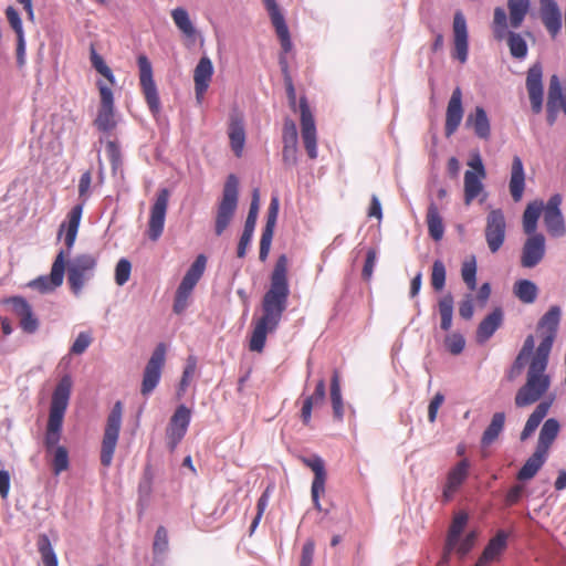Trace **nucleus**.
I'll return each mask as SVG.
<instances>
[{
  "mask_svg": "<svg viewBox=\"0 0 566 566\" xmlns=\"http://www.w3.org/2000/svg\"><path fill=\"white\" fill-rule=\"evenodd\" d=\"M90 60L96 72L104 76L111 86L115 85L116 81L113 71L105 63L104 59L96 52L93 44L90 49Z\"/></svg>",
  "mask_w": 566,
  "mask_h": 566,
  "instance_id": "obj_53",
  "label": "nucleus"
},
{
  "mask_svg": "<svg viewBox=\"0 0 566 566\" xmlns=\"http://www.w3.org/2000/svg\"><path fill=\"white\" fill-rule=\"evenodd\" d=\"M123 405L116 401L107 417L101 449V462L104 467L112 463L122 427Z\"/></svg>",
  "mask_w": 566,
  "mask_h": 566,
  "instance_id": "obj_8",
  "label": "nucleus"
},
{
  "mask_svg": "<svg viewBox=\"0 0 566 566\" xmlns=\"http://www.w3.org/2000/svg\"><path fill=\"white\" fill-rule=\"evenodd\" d=\"M461 275L470 290H475L476 287V264L474 258L471 261H467L463 263L461 269Z\"/></svg>",
  "mask_w": 566,
  "mask_h": 566,
  "instance_id": "obj_57",
  "label": "nucleus"
},
{
  "mask_svg": "<svg viewBox=\"0 0 566 566\" xmlns=\"http://www.w3.org/2000/svg\"><path fill=\"white\" fill-rule=\"evenodd\" d=\"M169 196L170 193L167 188L160 189L157 193L154 205L150 208L148 237L153 241H157L164 231Z\"/></svg>",
  "mask_w": 566,
  "mask_h": 566,
  "instance_id": "obj_15",
  "label": "nucleus"
},
{
  "mask_svg": "<svg viewBox=\"0 0 566 566\" xmlns=\"http://www.w3.org/2000/svg\"><path fill=\"white\" fill-rule=\"evenodd\" d=\"M301 111V134L304 147L311 159L317 157V134L314 117L305 97L300 101Z\"/></svg>",
  "mask_w": 566,
  "mask_h": 566,
  "instance_id": "obj_16",
  "label": "nucleus"
},
{
  "mask_svg": "<svg viewBox=\"0 0 566 566\" xmlns=\"http://www.w3.org/2000/svg\"><path fill=\"white\" fill-rule=\"evenodd\" d=\"M70 251L65 252L64 250H60L55 256V260L52 264L50 275H42L32 280L29 283V286L33 290L39 291L40 293H51L55 289L62 285L65 272V259L70 254Z\"/></svg>",
  "mask_w": 566,
  "mask_h": 566,
  "instance_id": "obj_13",
  "label": "nucleus"
},
{
  "mask_svg": "<svg viewBox=\"0 0 566 566\" xmlns=\"http://www.w3.org/2000/svg\"><path fill=\"white\" fill-rule=\"evenodd\" d=\"M191 412L185 405L179 406L174 412L167 429L168 444L174 450L185 437L190 423Z\"/></svg>",
  "mask_w": 566,
  "mask_h": 566,
  "instance_id": "obj_21",
  "label": "nucleus"
},
{
  "mask_svg": "<svg viewBox=\"0 0 566 566\" xmlns=\"http://www.w3.org/2000/svg\"><path fill=\"white\" fill-rule=\"evenodd\" d=\"M132 264L127 259H120L115 268V282L117 285L123 286L130 276Z\"/></svg>",
  "mask_w": 566,
  "mask_h": 566,
  "instance_id": "obj_59",
  "label": "nucleus"
},
{
  "mask_svg": "<svg viewBox=\"0 0 566 566\" xmlns=\"http://www.w3.org/2000/svg\"><path fill=\"white\" fill-rule=\"evenodd\" d=\"M484 235L490 251L492 253L497 252L506 235V221L501 209H492L488 213Z\"/></svg>",
  "mask_w": 566,
  "mask_h": 566,
  "instance_id": "obj_14",
  "label": "nucleus"
},
{
  "mask_svg": "<svg viewBox=\"0 0 566 566\" xmlns=\"http://www.w3.org/2000/svg\"><path fill=\"white\" fill-rule=\"evenodd\" d=\"M171 18L178 30L189 39H193L196 35V28L191 22L189 14L186 9L178 7L171 11Z\"/></svg>",
  "mask_w": 566,
  "mask_h": 566,
  "instance_id": "obj_47",
  "label": "nucleus"
},
{
  "mask_svg": "<svg viewBox=\"0 0 566 566\" xmlns=\"http://www.w3.org/2000/svg\"><path fill=\"white\" fill-rule=\"evenodd\" d=\"M546 111L547 123L551 126L555 124L560 111L566 116V93L563 92L559 77L555 74L549 78Z\"/></svg>",
  "mask_w": 566,
  "mask_h": 566,
  "instance_id": "obj_18",
  "label": "nucleus"
},
{
  "mask_svg": "<svg viewBox=\"0 0 566 566\" xmlns=\"http://www.w3.org/2000/svg\"><path fill=\"white\" fill-rule=\"evenodd\" d=\"M503 323V311L500 307H496L492 313H490L478 326L476 329V340L478 343H484L490 339L493 334L497 331V328Z\"/></svg>",
  "mask_w": 566,
  "mask_h": 566,
  "instance_id": "obj_36",
  "label": "nucleus"
},
{
  "mask_svg": "<svg viewBox=\"0 0 566 566\" xmlns=\"http://www.w3.org/2000/svg\"><path fill=\"white\" fill-rule=\"evenodd\" d=\"M97 87L99 91L101 104L94 124L98 130L108 133L117 125L113 91L109 85L102 81H97Z\"/></svg>",
  "mask_w": 566,
  "mask_h": 566,
  "instance_id": "obj_11",
  "label": "nucleus"
},
{
  "mask_svg": "<svg viewBox=\"0 0 566 566\" xmlns=\"http://www.w3.org/2000/svg\"><path fill=\"white\" fill-rule=\"evenodd\" d=\"M139 69V83L144 93L146 103L154 115L160 112V99L156 83L153 77V66L149 59L142 54L137 57Z\"/></svg>",
  "mask_w": 566,
  "mask_h": 566,
  "instance_id": "obj_10",
  "label": "nucleus"
},
{
  "mask_svg": "<svg viewBox=\"0 0 566 566\" xmlns=\"http://www.w3.org/2000/svg\"><path fill=\"white\" fill-rule=\"evenodd\" d=\"M92 336L87 332H81L71 346V354L82 355L92 344Z\"/></svg>",
  "mask_w": 566,
  "mask_h": 566,
  "instance_id": "obj_61",
  "label": "nucleus"
},
{
  "mask_svg": "<svg viewBox=\"0 0 566 566\" xmlns=\"http://www.w3.org/2000/svg\"><path fill=\"white\" fill-rule=\"evenodd\" d=\"M91 184V171H85L81 176L78 182V196L80 198H82V202L77 203L71 209V211L67 213V220L60 226L57 238L60 239L63 232L65 231L64 243L66 245V249L69 250H71L75 243L83 214L84 203L87 199Z\"/></svg>",
  "mask_w": 566,
  "mask_h": 566,
  "instance_id": "obj_5",
  "label": "nucleus"
},
{
  "mask_svg": "<svg viewBox=\"0 0 566 566\" xmlns=\"http://www.w3.org/2000/svg\"><path fill=\"white\" fill-rule=\"evenodd\" d=\"M6 15H7V19L10 23L11 28L17 33V38L23 36L24 32H23V28H22V21L20 19L18 11L12 7H8L6 10Z\"/></svg>",
  "mask_w": 566,
  "mask_h": 566,
  "instance_id": "obj_63",
  "label": "nucleus"
},
{
  "mask_svg": "<svg viewBox=\"0 0 566 566\" xmlns=\"http://www.w3.org/2000/svg\"><path fill=\"white\" fill-rule=\"evenodd\" d=\"M504 423L505 413L495 412L491 419L490 424L486 427L482 434L481 443L483 447L492 444L497 439V437L504 429Z\"/></svg>",
  "mask_w": 566,
  "mask_h": 566,
  "instance_id": "obj_44",
  "label": "nucleus"
},
{
  "mask_svg": "<svg viewBox=\"0 0 566 566\" xmlns=\"http://www.w3.org/2000/svg\"><path fill=\"white\" fill-rule=\"evenodd\" d=\"M468 522V515L464 513L458 514L450 527L449 535H448V545L450 547H453L459 542V537L461 533L463 532L465 525Z\"/></svg>",
  "mask_w": 566,
  "mask_h": 566,
  "instance_id": "obj_55",
  "label": "nucleus"
},
{
  "mask_svg": "<svg viewBox=\"0 0 566 566\" xmlns=\"http://www.w3.org/2000/svg\"><path fill=\"white\" fill-rule=\"evenodd\" d=\"M153 549L156 556L164 555L168 549V534L164 526H159L156 531Z\"/></svg>",
  "mask_w": 566,
  "mask_h": 566,
  "instance_id": "obj_60",
  "label": "nucleus"
},
{
  "mask_svg": "<svg viewBox=\"0 0 566 566\" xmlns=\"http://www.w3.org/2000/svg\"><path fill=\"white\" fill-rule=\"evenodd\" d=\"M325 396L326 384L325 380L321 378L316 384L315 391L304 399L301 410V418L304 424L310 423L313 408L321 406L325 400Z\"/></svg>",
  "mask_w": 566,
  "mask_h": 566,
  "instance_id": "obj_38",
  "label": "nucleus"
},
{
  "mask_svg": "<svg viewBox=\"0 0 566 566\" xmlns=\"http://www.w3.org/2000/svg\"><path fill=\"white\" fill-rule=\"evenodd\" d=\"M444 345L452 355H459L464 349L465 339L459 333H451L447 335Z\"/></svg>",
  "mask_w": 566,
  "mask_h": 566,
  "instance_id": "obj_58",
  "label": "nucleus"
},
{
  "mask_svg": "<svg viewBox=\"0 0 566 566\" xmlns=\"http://www.w3.org/2000/svg\"><path fill=\"white\" fill-rule=\"evenodd\" d=\"M36 546L45 566H57V557L48 535L40 534Z\"/></svg>",
  "mask_w": 566,
  "mask_h": 566,
  "instance_id": "obj_52",
  "label": "nucleus"
},
{
  "mask_svg": "<svg viewBox=\"0 0 566 566\" xmlns=\"http://www.w3.org/2000/svg\"><path fill=\"white\" fill-rule=\"evenodd\" d=\"M297 139L296 124L293 119L285 118L282 135V158L287 166H295L297 164Z\"/></svg>",
  "mask_w": 566,
  "mask_h": 566,
  "instance_id": "obj_25",
  "label": "nucleus"
},
{
  "mask_svg": "<svg viewBox=\"0 0 566 566\" xmlns=\"http://www.w3.org/2000/svg\"><path fill=\"white\" fill-rule=\"evenodd\" d=\"M507 535L500 531L486 545L475 566H491L492 562L500 558L506 547Z\"/></svg>",
  "mask_w": 566,
  "mask_h": 566,
  "instance_id": "obj_34",
  "label": "nucleus"
},
{
  "mask_svg": "<svg viewBox=\"0 0 566 566\" xmlns=\"http://www.w3.org/2000/svg\"><path fill=\"white\" fill-rule=\"evenodd\" d=\"M228 136L231 149L240 157L245 144V128L243 115L239 111H232L229 116Z\"/></svg>",
  "mask_w": 566,
  "mask_h": 566,
  "instance_id": "obj_30",
  "label": "nucleus"
},
{
  "mask_svg": "<svg viewBox=\"0 0 566 566\" xmlns=\"http://www.w3.org/2000/svg\"><path fill=\"white\" fill-rule=\"evenodd\" d=\"M264 6L270 14L271 22L275 28L276 34L280 39L281 46L284 53L292 50V41L289 32V28L285 23L284 15L281 13L280 8L275 0H263Z\"/></svg>",
  "mask_w": 566,
  "mask_h": 566,
  "instance_id": "obj_27",
  "label": "nucleus"
},
{
  "mask_svg": "<svg viewBox=\"0 0 566 566\" xmlns=\"http://www.w3.org/2000/svg\"><path fill=\"white\" fill-rule=\"evenodd\" d=\"M470 463L467 459L460 461L448 474L447 483L443 489V501L451 500L453 493L464 482L468 476Z\"/></svg>",
  "mask_w": 566,
  "mask_h": 566,
  "instance_id": "obj_35",
  "label": "nucleus"
},
{
  "mask_svg": "<svg viewBox=\"0 0 566 566\" xmlns=\"http://www.w3.org/2000/svg\"><path fill=\"white\" fill-rule=\"evenodd\" d=\"M279 199L277 197H273L271 199L269 209H268V216H266V223L263 229L261 240H260V253L259 258L261 261H264L270 252L273 234H274V228L277 220L279 214Z\"/></svg>",
  "mask_w": 566,
  "mask_h": 566,
  "instance_id": "obj_28",
  "label": "nucleus"
},
{
  "mask_svg": "<svg viewBox=\"0 0 566 566\" xmlns=\"http://www.w3.org/2000/svg\"><path fill=\"white\" fill-rule=\"evenodd\" d=\"M559 429V422L555 418L547 419L541 428L536 449L548 454L549 448L557 438Z\"/></svg>",
  "mask_w": 566,
  "mask_h": 566,
  "instance_id": "obj_39",
  "label": "nucleus"
},
{
  "mask_svg": "<svg viewBox=\"0 0 566 566\" xmlns=\"http://www.w3.org/2000/svg\"><path fill=\"white\" fill-rule=\"evenodd\" d=\"M562 196H552L543 208V220L547 232L554 238H560L566 233L564 216L560 210Z\"/></svg>",
  "mask_w": 566,
  "mask_h": 566,
  "instance_id": "obj_17",
  "label": "nucleus"
},
{
  "mask_svg": "<svg viewBox=\"0 0 566 566\" xmlns=\"http://www.w3.org/2000/svg\"><path fill=\"white\" fill-rule=\"evenodd\" d=\"M197 368V359L193 356H189L182 373V377L180 380V391H185L189 386L190 380L192 379Z\"/></svg>",
  "mask_w": 566,
  "mask_h": 566,
  "instance_id": "obj_62",
  "label": "nucleus"
},
{
  "mask_svg": "<svg viewBox=\"0 0 566 566\" xmlns=\"http://www.w3.org/2000/svg\"><path fill=\"white\" fill-rule=\"evenodd\" d=\"M539 14L547 32L555 38L562 30V12L555 0H539Z\"/></svg>",
  "mask_w": 566,
  "mask_h": 566,
  "instance_id": "obj_29",
  "label": "nucleus"
},
{
  "mask_svg": "<svg viewBox=\"0 0 566 566\" xmlns=\"http://www.w3.org/2000/svg\"><path fill=\"white\" fill-rule=\"evenodd\" d=\"M315 543L313 539H307L302 548V556L300 566H312L314 558Z\"/></svg>",
  "mask_w": 566,
  "mask_h": 566,
  "instance_id": "obj_64",
  "label": "nucleus"
},
{
  "mask_svg": "<svg viewBox=\"0 0 566 566\" xmlns=\"http://www.w3.org/2000/svg\"><path fill=\"white\" fill-rule=\"evenodd\" d=\"M166 352L167 348L164 343H159L154 349L143 375V382L140 388L143 396H148L157 387L160 380L161 369L165 365Z\"/></svg>",
  "mask_w": 566,
  "mask_h": 566,
  "instance_id": "obj_12",
  "label": "nucleus"
},
{
  "mask_svg": "<svg viewBox=\"0 0 566 566\" xmlns=\"http://www.w3.org/2000/svg\"><path fill=\"white\" fill-rule=\"evenodd\" d=\"M465 124L473 129L479 138L485 140L490 138V120L483 107L476 106L474 112L468 115Z\"/></svg>",
  "mask_w": 566,
  "mask_h": 566,
  "instance_id": "obj_37",
  "label": "nucleus"
},
{
  "mask_svg": "<svg viewBox=\"0 0 566 566\" xmlns=\"http://www.w3.org/2000/svg\"><path fill=\"white\" fill-rule=\"evenodd\" d=\"M427 226L430 237L440 241L444 234V226L437 205L431 201L427 211Z\"/></svg>",
  "mask_w": 566,
  "mask_h": 566,
  "instance_id": "obj_42",
  "label": "nucleus"
},
{
  "mask_svg": "<svg viewBox=\"0 0 566 566\" xmlns=\"http://www.w3.org/2000/svg\"><path fill=\"white\" fill-rule=\"evenodd\" d=\"M530 0H507L509 21L513 29H518L522 25L530 10Z\"/></svg>",
  "mask_w": 566,
  "mask_h": 566,
  "instance_id": "obj_43",
  "label": "nucleus"
},
{
  "mask_svg": "<svg viewBox=\"0 0 566 566\" xmlns=\"http://www.w3.org/2000/svg\"><path fill=\"white\" fill-rule=\"evenodd\" d=\"M555 337L556 336H553L552 334L544 335L534 355L531 357V364L547 367L549 353L552 350Z\"/></svg>",
  "mask_w": 566,
  "mask_h": 566,
  "instance_id": "obj_51",
  "label": "nucleus"
},
{
  "mask_svg": "<svg viewBox=\"0 0 566 566\" xmlns=\"http://www.w3.org/2000/svg\"><path fill=\"white\" fill-rule=\"evenodd\" d=\"M207 259L200 254L197 256L195 262L186 272L182 277L175 296L174 312L181 314L188 306V298L191 295L192 290L197 285L198 281L203 274Z\"/></svg>",
  "mask_w": 566,
  "mask_h": 566,
  "instance_id": "obj_9",
  "label": "nucleus"
},
{
  "mask_svg": "<svg viewBox=\"0 0 566 566\" xmlns=\"http://www.w3.org/2000/svg\"><path fill=\"white\" fill-rule=\"evenodd\" d=\"M446 284V266L441 260H436L432 265L431 285L436 291H441Z\"/></svg>",
  "mask_w": 566,
  "mask_h": 566,
  "instance_id": "obj_56",
  "label": "nucleus"
},
{
  "mask_svg": "<svg viewBox=\"0 0 566 566\" xmlns=\"http://www.w3.org/2000/svg\"><path fill=\"white\" fill-rule=\"evenodd\" d=\"M509 190L514 202L522 200L525 190V170L518 156H514L512 159Z\"/></svg>",
  "mask_w": 566,
  "mask_h": 566,
  "instance_id": "obj_33",
  "label": "nucleus"
},
{
  "mask_svg": "<svg viewBox=\"0 0 566 566\" xmlns=\"http://www.w3.org/2000/svg\"><path fill=\"white\" fill-rule=\"evenodd\" d=\"M547 459V453L535 449L534 453L525 461L524 465L517 473V479L527 481L533 479L539 469L544 465Z\"/></svg>",
  "mask_w": 566,
  "mask_h": 566,
  "instance_id": "obj_40",
  "label": "nucleus"
},
{
  "mask_svg": "<svg viewBox=\"0 0 566 566\" xmlns=\"http://www.w3.org/2000/svg\"><path fill=\"white\" fill-rule=\"evenodd\" d=\"M97 259L93 254H78L67 262V281L72 292L78 295L85 283L94 276Z\"/></svg>",
  "mask_w": 566,
  "mask_h": 566,
  "instance_id": "obj_7",
  "label": "nucleus"
},
{
  "mask_svg": "<svg viewBox=\"0 0 566 566\" xmlns=\"http://www.w3.org/2000/svg\"><path fill=\"white\" fill-rule=\"evenodd\" d=\"M463 118L462 92L455 87L451 94L446 113V135L450 137L461 124Z\"/></svg>",
  "mask_w": 566,
  "mask_h": 566,
  "instance_id": "obj_31",
  "label": "nucleus"
},
{
  "mask_svg": "<svg viewBox=\"0 0 566 566\" xmlns=\"http://www.w3.org/2000/svg\"><path fill=\"white\" fill-rule=\"evenodd\" d=\"M546 369L547 367L530 363L526 371V381L516 391L514 402L518 408L528 407L539 401L534 411L530 415L521 432L522 441L527 440L535 432L552 406L553 398L541 401L548 391L552 382L551 376L546 373Z\"/></svg>",
  "mask_w": 566,
  "mask_h": 566,
  "instance_id": "obj_2",
  "label": "nucleus"
},
{
  "mask_svg": "<svg viewBox=\"0 0 566 566\" xmlns=\"http://www.w3.org/2000/svg\"><path fill=\"white\" fill-rule=\"evenodd\" d=\"M259 208H260V192H259V189H254L253 193H252V200H251L250 209L248 212V217H247V220L244 223V229H243L242 235H241L239 244H238L237 254L239 258L245 256L247 249H248L249 244L251 243V240H252V237L254 233V229H255V224H256V220H258Z\"/></svg>",
  "mask_w": 566,
  "mask_h": 566,
  "instance_id": "obj_22",
  "label": "nucleus"
},
{
  "mask_svg": "<svg viewBox=\"0 0 566 566\" xmlns=\"http://www.w3.org/2000/svg\"><path fill=\"white\" fill-rule=\"evenodd\" d=\"M562 311L557 305L551 306L538 322V328L545 329V334L556 336V332L560 322Z\"/></svg>",
  "mask_w": 566,
  "mask_h": 566,
  "instance_id": "obj_50",
  "label": "nucleus"
},
{
  "mask_svg": "<svg viewBox=\"0 0 566 566\" xmlns=\"http://www.w3.org/2000/svg\"><path fill=\"white\" fill-rule=\"evenodd\" d=\"M513 294L522 303L533 304L538 296V287L533 281L521 279L514 283Z\"/></svg>",
  "mask_w": 566,
  "mask_h": 566,
  "instance_id": "obj_41",
  "label": "nucleus"
},
{
  "mask_svg": "<svg viewBox=\"0 0 566 566\" xmlns=\"http://www.w3.org/2000/svg\"><path fill=\"white\" fill-rule=\"evenodd\" d=\"M545 237L542 233L530 235L523 245L521 265L526 269L535 268L545 256Z\"/></svg>",
  "mask_w": 566,
  "mask_h": 566,
  "instance_id": "obj_20",
  "label": "nucleus"
},
{
  "mask_svg": "<svg viewBox=\"0 0 566 566\" xmlns=\"http://www.w3.org/2000/svg\"><path fill=\"white\" fill-rule=\"evenodd\" d=\"M239 200V180L234 175H229L222 190V197L218 202L214 217V233L220 237L232 222Z\"/></svg>",
  "mask_w": 566,
  "mask_h": 566,
  "instance_id": "obj_4",
  "label": "nucleus"
},
{
  "mask_svg": "<svg viewBox=\"0 0 566 566\" xmlns=\"http://www.w3.org/2000/svg\"><path fill=\"white\" fill-rule=\"evenodd\" d=\"M72 389V378L64 375L56 385L51 400L49 420L44 436V447L46 452H51L60 447L63 419L69 406Z\"/></svg>",
  "mask_w": 566,
  "mask_h": 566,
  "instance_id": "obj_3",
  "label": "nucleus"
},
{
  "mask_svg": "<svg viewBox=\"0 0 566 566\" xmlns=\"http://www.w3.org/2000/svg\"><path fill=\"white\" fill-rule=\"evenodd\" d=\"M453 57L465 63L468 60L469 42L467 20L461 11L453 18Z\"/></svg>",
  "mask_w": 566,
  "mask_h": 566,
  "instance_id": "obj_23",
  "label": "nucleus"
},
{
  "mask_svg": "<svg viewBox=\"0 0 566 566\" xmlns=\"http://www.w3.org/2000/svg\"><path fill=\"white\" fill-rule=\"evenodd\" d=\"M526 88L531 102L532 111L535 114L542 112L543 108V69L541 63L533 64L526 76Z\"/></svg>",
  "mask_w": 566,
  "mask_h": 566,
  "instance_id": "obj_19",
  "label": "nucleus"
},
{
  "mask_svg": "<svg viewBox=\"0 0 566 566\" xmlns=\"http://www.w3.org/2000/svg\"><path fill=\"white\" fill-rule=\"evenodd\" d=\"M543 203L538 201H534L528 203L524 213H523V228L524 232L528 235H533L536 232L537 220L543 211Z\"/></svg>",
  "mask_w": 566,
  "mask_h": 566,
  "instance_id": "obj_45",
  "label": "nucleus"
},
{
  "mask_svg": "<svg viewBox=\"0 0 566 566\" xmlns=\"http://www.w3.org/2000/svg\"><path fill=\"white\" fill-rule=\"evenodd\" d=\"M480 175L472 170L464 172V201L470 205L483 189Z\"/></svg>",
  "mask_w": 566,
  "mask_h": 566,
  "instance_id": "obj_48",
  "label": "nucleus"
},
{
  "mask_svg": "<svg viewBox=\"0 0 566 566\" xmlns=\"http://www.w3.org/2000/svg\"><path fill=\"white\" fill-rule=\"evenodd\" d=\"M303 463L308 467L314 472V480L312 482V500L316 510L321 511L322 506L319 503L321 494L325 492V482H326V471L324 467V461L314 455L312 458H303Z\"/></svg>",
  "mask_w": 566,
  "mask_h": 566,
  "instance_id": "obj_24",
  "label": "nucleus"
},
{
  "mask_svg": "<svg viewBox=\"0 0 566 566\" xmlns=\"http://www.w3.org/2000/svg\"><path fill=\"white\" fill-rule=\"evenodd\" d=\"M286 255L279 256L270 277V287L262 298V315L256 319L250 338L249 348L261 353L264 348L268 333L274 332L287 307L290 286L287 280Z\"/></svg>",
  "mask_w": 566,
  "mask_h": 566,
  "instance_id": "obj_1",
  "label": "nucleus"
},
{
  "mask_svg": "<svg viewBox=\"0 0 566 566\" xmlns=\"http://www.w3.org/2000/svg\"><path fill=\"white\" fill-rule=\"evenodd\" d=\"M213 74V65L208 56H202L193 71L195 93L198 103H201Z\"/></svg>",
  "mask_w": 566,
  "mask_h": 566,
  "instance_id": "obj_32",
  "label": "nucleus"
},
{
  "mask_svg": "<svg viewBox=\"0 0 566 566\" xmlns=\"http://www.w3.org/2000/svg\"><path fill=\"white\" fill-rule=\"evenodd\" d=\"M453 305V296L450 293L443 295L438 302V308L441 318L440 327L446 332H448L452 326Z\"/></svg>",
  "mask_w": 566,
  "mask_h": 566,
  "instance_id": "obj_49",
  "label": "nucleus"
},
{
  "mask_svg": "<svg viewBox=\"0 0 566 566\" xmlns=\"http://www.w3.org/2000/svg\"><path fill=\"white\" fill-rule=\"evenodd\" d=\"M331 401L333 407L334 418L338 421L344 417V402L340 391V382L337 370L334 371L331 380Z\"/></svg>",
  "mask_w": 566,
  "mask_h": 566,
  "instance_id": "obj_46",
  "label": "nucleus"
},
{
  "mask_svg": "<svg viewBox=\"0 0 566 566\" xmlns=\"http://www.w3.org/2000/svg\"><path fill=\"white\" fill-rule=\"evenodd\" d=\"M12 312L20 321V327L29 334H33L39 328V321L35 317L31 305L21 296H14L9 300Z\"/></svg>",
  "mask_w": 566,
  "mask_h": 566,
  "instance_id": "obj_26",
  "label": "nucleus"
},
{
  "mask_svg": "<svg viewBox=\"0 0 566 566\" xmlns=\"http://www.w3.org/2000/svg\"><path fill=\"white\" fill-rule=\"evenodd\" d=\"M492 30L496 40H507L510 53L513 57L518 60L526 57L528 51L527 43L520 33L507 30V14L502 7L494 9Z\"/></svg>",
  "mask_w": 566,
  "mask_h": 566,
  "instance_id": "obj_6",
  "label": "nucleus"
},
{
  "mask_svg": "<svg viewBox=\"0 0 566 566\" xmlns=\"http://www.w3.org/2000/svg\"><path fill=\"white\" fill-rule=\"evenodd\" d=\"M49 453L52 455V470L55 475L67 470L70 461L69 452L65 447H57Z\"/></svg>",
  "mask_w": 566,
  "mask_h": 566,
  "instance_id": "obj_54",
  "label": "nucleus"
}]
</instances>
